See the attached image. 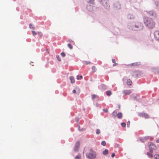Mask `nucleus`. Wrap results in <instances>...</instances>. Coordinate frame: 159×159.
<instances>
[{
  "label": "nucleus",
  "mask_w": 159,
  "mask_h": 159,
  "mask_svg": "<svg viewBox=\"0 0 159 159\" xmlns=\"http://www.w3.org/2000/svg\"><path fill=\"white\" fill-rule=\"evenodd\" d=\"M87 3V9L89 12H93L94 11H98L99 8L94 6V0H85Z\"/></svg>",
  "instance_id": "nucleus-1"
},
{
  "label": "nucleus",
  "mask_w": 159,
  "mask_h": 159,
  "mask_svg": "<svg viewBox=\"0 0 159 159\" xmlns=\"http://www.w3.org/2000/svg\"><path fill=\"white\" fill-rule=\"evenodd\" d=\"M143 19L144 23L148 28L151 29L155 27V23L152 19L150 18L145 17Z\"/></svg>",
  "instance_id": "nucleus-2"
},
{
  "label": "nucleus",
  "mask_w": 159,
  "mask_h": 159,
  "mask_svg": "<svg viewBox=\"0 0 159 159\" xmlns=\"http://www.w3.org/2000/svg\"><path fill=\"white\" fill-rule=\"evenodd\" d=\"M89 152L86 154V157L89 159H94L96 156L95 152L94 151L92 148H90L89 150Z\"/></svg>",
  "instance_id": "nucleus-3"
},
{
  "label": "nucleus",
  "mask_w": 159,
  "mask_h": 159,
  "mask_svg": "<svg viewBox=\"0 0 159 159\" xmlns=\"http://www.w3.org/2000/svg\"><path fill=\"white\" fill-rule=\"evenodd\" d=\"M143 27V25L142 23L137 22H136L135 25H134L133 28L134 30L138 31L142 30Z\"/></svg>",
  "instance_id": "nucleus-4"
},
{
  "label": "nucleus",
  "mask_w": 159,
  "mask_h": 159,
  "mask_svg": "<svg viewBox=\"0 0 159 159\" xmlns=\"http://www.w3.org/2000/svg\"><path fill=\"white\" fill-rule=\"evenodd\" d=\"M100 3L106 10H109L110 6L108 0H101Z\"/></svg>",
  "instance_id": "nucleus-5"
},
{
  "label": "nucleus",
  "mask_w": 159,
  "mask_h": 159,
  "mask_svg": "<svg viewBox=\"0 0 159 159\" xmlns=\"http://www.w3.org/2000/svg\"><path fill=\"white\" fill-rule=\"evenodd\" d=\"M149 148V151L151 153H152L154 151L156 150L157 147L155 145L151 142H148V143Z\"/></svg>",
  "instance_id": "nucleus-6"
},
{
  "label": "nucleus",
  "mask_w": 159,
  "mask_h": 159,
  "mask_svg": "<svg viewBox=\"0 0 159 159\" xmlns=\"http://www.w3.org/2000/svg\"><path fill=\"white\" fill-rule=\"evenodd\" d=\"M113 7L115 9L119 10L121 8V4L119 2L116 1L113 3Z\"/></svg>",
  "instance_id": "nucleus-7"
},
{
  "label": "nucleus",
  "mask_w": 159,
  "mask_h": 159,
  "mask_svg": "<svg viewBox=\"0 0 159 159\" xmlns=\"http://www.w3.org/2000/svg\"><path fill=\"white\" fill-rule=\"evenodd\" d=\"M141 74V72L140 71H133L131 72V75L134 77H137L140 76Z\"/></svg>",
  "instance_id": "nucleus-8"
},
{
  "label": "nucleus",
  "mask_w": 159,
  "mask_h": 159,
  "mask_svg": "<svg viewBox=\"0 0 159 159\" xmlns=\"http://www.w3.org/2000/svg\"><path fill=\"white\" fill-rule=\"evenodd\" d=\"M80 146V143L79 142H77L75 145L74 147V151L75 152H77L79 150V148Z\"/></svg>",
  "instance_id": "nucleus-9"
},
{
  "label": "nucleus",
  "mask_w": 159,
  "mask_h": 159,
  "mask_svg": "<svg viewBox=\"0 0 159 159\" xmlns=\"http://www.w3.org/2000/svg\"><path fill=\"white\" fill-rule=\"evenodd\" d=\"M147 14L148 16H152V17H155L156 16V13L153 10L148 12H147Z\"/></svg>",
  "instance_id": "nucleus-10"
},
{
  "label": "nucleus",
  "mask_w": 159,
  "mask_h": 159,
  "mask_svg": "<svg viewBox=\"0 0 159 159\" xmlns=\"http://www.w3.org/2000/svg\"><path fill=\"white\" fill-rule=\"evenodd\" d=\"M154 36L156 39L159 42V31L155 32Z\"/></svg>",
  "instance_id": "nucleus-11"
},
{
  "label": "nucleus",
  "mask_w": 159,
  "mask_h": 159,
  "mask_svg": "<svg viewBox=\"0 0 159 159\" xmlns=\"http://www.w3.org/2000/svg\"><path fill=\"white\" fill-rule=\"evenodd\" d=\"M127 18L128 20H133L135 18V17L133 14H129L127 16Z\"/></svg>",
  "instance_id": "nucleus-12"
},
{
  "label": "nucleus",
  "mask_w": 159,
  "mask_h": 159,
  "mask_svg": "<svg viewBox=\"0 0 159 159\" xmlns=\"http://www.w3.org/2000/svg\"><path fill=\"white\" fill-rule=\"evenodd\" d=\"M140 116L144 117L146 119L148 118L149 117V115L145 113H141Z\"/></svg>",
  "instance_id": "nucleus-13"
},
{
  "label": "nucleus",
  "mask_w": 159,
  "mask_h": 159,
  "mask_svg": "<svg viewBox=\"0 0 159 159\" xmlns=\"http://www.w3.org/2000/svg\"><path fill=\"white\" fill-rule=\"evenodd\" d=\"M123 93L125 95H129L131 93L130 90H124Z\"/></svg>",
  "instance_id": "nucleus-14"
},
{
  "label": "nucleus",
  "mask_w": 159,
  "mask_h": 159,
  "mask_svg": "<svg viewBox=\"0 0 159 159\" xmlns=\"http://www.w3.org/2000/svg\"><path fill=\"white\" fill-rule=\"evenodd\" d=\"M152 70L155 73H159V68H152Z\"/></svg>",
  "instance_id": "nucleus-15"
},
{
  "label": "nucleus",
  "mask_w": 159,
  "mask_h": 159,
  "mask_svg": "<svg viewBox=\"0 0 159 159\" xmlns=\"http://www.w3.org/2000/svg\"><path fill=\"white\" fill-rule=\"evenodd\" d=\"M131 97L132 98V99H133V100H136V101L138 100L137 99V98H136V94H132L131 95Z\"/></svg>",
  "instance_id": "nucleus-16"
},
{
  "label": "nucleus",
  "mask_w": 159,
  "mask_h": 159,
  "mask_svg": "<svg viewBox=\"0 0 159 159\" xmlns=\"http://www.w3.org/2000/svg\"><path fill=\"white\" fill-rule=\"evenodd\" d=\"M116 116L118 119H121L122 117V114L121 112H119L117 114Z\"/></svg>",
  "instance_id": "nucleus-17"
},
{
  "label": "nucleus",
  "mask_w": 159,
  "mask_h": 159,
  "mask_svg": "<svg viewBox=\"0 0 159 159\" xmlns=\"http://www.w3.org/2000/svg\"><path fill=\"white\" fill-rule=\"evenodd\" d=\"M100 87L102 88L103 90H104L106 89H107V86L104 84H101L100 85Z\"/></svg>",
  "instance_id": "nucleus-18"
},
{
  "label": "nucleus",
  "mask_w": 159,
  "mask_h": 159,
  "mask_svg": "<svg viewBox=\"0 0 159 159\" xmlns=\"http://www.w3.org/2000/svg\"><path fill=\"white\" fill-rule=\"evenodd\" d=\"M70 83L72 84L74 83L75 81L74 77L73 76H71L70 77Z\"/></svg>",
  "instance_id": "nucleus-19"
},
{
  "label": "nucleus",
  "mask_w": 159,
  "mask_h": 159,
  "mask_svg": "<svg viewBox=\"0 0 159 159\" xmlns=\"http://www.w3.org/2000/svg\"><path fill=\"white\" fill-rule=\"evenodd\" d=\"M117 112L116 110H115L112 112V117L114 118H115L116 117Z\"/></svg>",
  "instance_id": "nucleus-20"
},
{
  "label": "nucleus",
  "mask_w": 159,
  "mask_h": 159,
  "mask_svg": "<svg viewBox=\"0 0 159 159\" xmlns=\"http://www.w3.org/2000/svg\"><path fill=\"white\" fill-rule=\"evenodd\" d=\"M140 64V62L134 63L130 64L131 66H139Z\"/></svg>",
  "instance_id": "nucleus-21"
},
{
  "label": "nucleus",
  "mask_w": 159,
  "mask_h": 159,
  "mask_svg": "<svg viewBox=\"0 0 159 159\" xmlns=\"http://www.w3.org/2000/svg\"><path fill=\"white\" fill-rule=\"evenodd\" d=\"M108 153V150L107 149H105V150L103 151L102 153L103 155H106Z\"/></svg>",
  "instance_id": "nucleus-22"
},
{
  "label": "nucleus",
  "mask_w": 159,
  "mask_h": 159,
  "mask_svg": "<svg viewBox=\"0 0 159 159\" xmlns=\"http://www.w3.org/2000/svg\"><path fill=\"white\" fill-rule=\"evenodd\" d=\"M155 4L156 5V8L157 9H159V2L158 1H155Z\"/></svg>",
  "instance_id": "nucleus-23"
},
{
  "label": "nucleus",
  "mask_w": 159,
  "mask_h": 159,
  "mask_svg": "<svg viewBox=\"0 0 159 159\" xmlns=\"http://www.w3.org/2000/svg\"><path fill=\"white\" fill-rule=\"evenodd\" d=\"M81 155L79 154L78 155L76 156L75 159H81Z\"/></svg>",
  "instance_id": "nucleus-24"
},
{
  "label": "nucleus",
  "mask_w": 159,
  "mask_h": 159,
  "mask_svg": "<svg viewBox=\"0 0 159 159\" xmlns=\"http://www.w3.org/2000/svg\"><path fill=\"white\" fill-rule=\"evenodd\" d=\"M152 153L150 152H148L147 153V155L148 156V157L150 158H152L153 157V155L152 154Z\"/></svg>",
  "instance_id": "nucleus-25"
},
{
  "label": "nucleus",
  "mask_w": 159,
  "mask_h": 159,
  "mask_svg": "<svg viewBox=\"0 0 159 159\" xmlns=\"http://www.w3.org/2000/svg\"><path fill=\"white\" fill-rule=\"evenodd\" d=\"M132 81L130 79H128L127 80V84L128 85H131Z\"/></svg>",
  "instance_id": "nucleus-26"
},
{
  "label": "nucleus",
  "mask_w": 159,
  "mask_h": 159,
  "mask_svg": "<svg viewBox=\"0 0 159 159\" xmlns=\"http://www.w3.org/2000/svg\"><path fill=\"white\" fill-rule=\"evenodd\" d=\"M106 94L108 96H110L111 94V92L108 90L106 92Z\"/></svg>",
  "instance_id": "nucleus-27"
},
{
  "label": "nucleus",
  "mask_w": 159,
  "mask_h": 159,
  "mask_svg": "<svg viewBox=\"0 0 159 159\" xmlns=\"http://www.w3.org/2000/svg\"><path fill=\"white\" fill-rule=\"evenodd\" d=\"M83 63L84 64H85L86 65H88V64H91L92 63L91 62H89V61H83Z\"/></svg>",
  "instance_id": "nucleus-28"
},
{
  "label": "nucleus",
  "mask_w": 159,
  "mask_h": 159,
  "mask_svg": "<svg viewBox=\"0 0 159 159\" xmlns=\"http://www.w3.org/2000/svg\"><path fill=\"white\" fill-rule=\"evenodd\" d=\"M97 97H98V96L97 95H95V94H93L92 95V99L93 100H94V99L95 98H97Z\"/></svg>",
  "instance_id": "nucleus-29"
},
{
  "label": "nucleus",
  "mask_w": 159,
  "mask_h": 159,
  "mask_svg": "<svg viewBox=\"0 0 159 159\" xmlns=\"http://www.w3.org/2000/svg\"><path fill=\"white\" fill-rule=\"evenodd\" d=\"M92 69L93 70V72H96V68L95 66H93L92 67Z\"/></svg>",
  "instance_id": "nucleus-30"
},
{
  "label": "nucleus",
  "mask_w": 159,
  "mask_h": 159,
  "mask_svg": "<svg viewBox=\"0 0 159 159\" xmlns=\"http://www.w3.org/2000/svg\"><path fill=\"white\" fill-rule=\"evenodd\" d=\"M82 78V75H80V76L79 75H77V79L78 80H79L80 79H81Z\"/></svg>",
  "instance_id": "nucleus-31"
},
{
  "label": "nucleus",
  "mask_w": 159,
  "mask_h": 159,
  "mask_svg": "<svg viewBox=\"0 0 159 159\" xmlns=\"http://www.w3.org/2000/svg\"><path fill=\"white\" fill-rule=\"evenodd\" d=\"M68 47L70 49H72L73 48V47L72 45L70 44L69 43L67 44Z\"/></svg>",
  "instance_id": "nucleus-32"
},
{
  "label": "nucleus",
  "mask_w": 159,
  "mask_h": 159,
  "mask_svg": "<svg viewBox=\"0 0 159 159\" xmlns=\"http://www.w3.org/2000/svg\"><path fill=\"white\" fill-rule=\"evenodd\" d=\"M56 57H57V60L60 61H61V59L60 58L59 56L58 55H57L56 56Z\"/></svg>",
  "instance_id": "nucleus-33"
},
{
  "label": "nucleus",
  "mask_w": 159,
  "mask_h": 159,
  "mask_svg": "<svg viewBox=\"0 0 159 159\" xmlns=\"http://www.w3.org/2000/svg\"><path fill=\"white\" fill-rule=\"evenodd\" d=\"M121 126L123 127H125L126 126V124L124 123V122H123V123H121Z\"/></svg>",
  "instance_id": "nucleus-34"
},
{
  "label": "nucleus",
  "mask_w": 159,
  "mask_h": 159,
  "mask_svg": "<svg viewBox=\"0 0 159 159\" xmlns=\"http://www.w3.org/2000/svg\"><path fill=\"white\" fill-rule=\"evenodd\" d=\"M96 133L97 134H99L100 133V130L99 129H97L96 130Z\"/></svg>",
  "instance_id": "nucleus-35"
},
{
  "label": "nucleus",
  "mask_w": 159,
  "mask_h": 159,
  "mask_svg": "<svg viewBox=\"0 0 159 159\" xmlns=\"http://www.w3.org/2000/svg\"><path fill=\"white\" fill-rule=\"evenodd\" d=\"M38 35L41 38L43 36V34L41 32H38Z\"/></svg>",
  "instance_id": "nucleus-36"
},
{
  "label": "nucleus",
  "mask_w": 159,
  "mask_h": 159,
  "mask_svg": "<svg viewBox=\"0 0 159 159\" xmlns=\"http://www.w3.org/2000/svg\"><path fill=\"white\" fill-rule=\"evenodd\" d=\"M101 144L103 146H105L106 144V143L105 141H102Z\"/></svg>",
  "instance_id": "nucleus-37"
},
{
  "label": "nucleus",
  "mask_w": 159,
  "mask_h": 159,
  "mask_svg": "<svg viewBox=\"0 0 159 159\" xmlns=\"http://www.w3.org/2000/svg\"><path fill=\"white\" fill-rule=\"evenodd\" d=\"M61 55L63 57H64L66 56V54L64 52H61Z\"/></svg>",
  "instance_id": "nucleus-38"
},
{
  "label": "nucleus",
  "mask_w": 159,
  "mask_h": 159,
  "mask_svg": "<svg viewBox=\"0 0 159 159\" xmlns=\"http://www.w3.org/2000/svg\"><path fill=\"white\" fill-rule=\"evenodd\" d=\"M154 157L155 159H159V158L157 156V154H155L154 155Z\"/></svg>",
  "instance_id": "nucleus-39"
},
{
  "label": "nucleus",
  "mask_w": 159,
  "mask_h": 159,
  "mask_svg": "<svg viewBox=\"0 0 159 159\" xmlns=\"http://www.w3.org/2000/svg\"><path fill=\"white\" fill-rule=\"evenodd\" d=\"M32 32L33 35H35L37 34V33L34 31H32Z\"/></svg>",
  "instance_id": "nucleus-40"
},
{
  "label": "nucleus",
  "mask_w": 159,
  "mask_h": 159,
  "mask_svg": "<svg viewBox=\"0 0 159 159\" xmlns=\"http://www.w3.org/2000/svg\"><path fill=\"white\" fill-rule=\"evenodd\" d=\"M103 111L106 113H107L108 112V110L106 108L103 109Z\"/></svg>",
  "instance_id": "nucleus-41"
},
{
  "label": "nucleus",
  "mask_w": 159,
  "mask_h": 159,
  "mask_svg": "<svg viewBox=\"0 0 159 159\" xmlns=\"http://www.w3.org/2000/svg\"><path fill=\"white\" fill-rule=\"evenodd\" d=\"M32 24H29V28L30 29H34V28L33 27H32Z\"/></svg>",
  "instance_id": "nucleus-42"
},
{
  "label": "nucleus",
  "mask_w": 159,
  "mask_h": 159,
  "mask_svg": "<svg viewBox=\"0 0 159 159\" xmlns=\"http://www.w3.org/2000/svg\"><path fill=\"white\" fill-rule=\"evenodd\" d=\"M140 141H141L143 143H144L145 141L144 140V139L143 138H141L140 139Z\"/></svg>",
  "instance_id": "nucleus-43"
},
{
  "label": "nucleus",
  "mask_w": 159,
  "mask_h": 159,
  "mask_svg": "<svg viewBox=\"0 0 159 159\" xmlns=\"http://www.w3.org/2000/svg\"><path fill=\"white\" fill-rule=\"evenodd\" d=\"M130 124V122L129 121H128L127 123V126L128 127H129Z\"/></svg>",
  "instance_id": "nucleus-44"
},
{
  "label": "nucleus",
  "mask_w": 159,
  "mask_h": 159,
  "mask_svg": "<svg viewBox=\"0 0 159 159\" xmlns=\"http://www.w3.org/2000/svg\"><path fill=\"white\" fill-rule=\"evenodd\" d=\"M79 120V117H76L75 118V120L77 122Z\"/></svg>",
  "instance_id": "nucleus-45"
},
{
  "label": "nucleus",
  "mask_w": 159,
  "mask_h": 159,
  "mask_svg": "<svg viewBox=\"0 0 159 159\" xmlns=\"http://www.w3.org/2000/svg\"><path fill=\"white\" fill-rule=\"evenodd\" d=\"M149 136H145L143 139H144V140H146L149 138Z\"/></svg>",
  "instance_id": "nucleus-46"
},
{
  "label": "nucleus",
  "mask_w": 159,
  "mask_h": 159,
  "mask_svg": "<svg viewBox=\"0 0 159 159\" xmlns=\"http://www.w3.org/2000/svg\"><path fill=\"white\" fill-rule=\"evenodd\" d=\"M112 62L113 63H115L116 62L115 60L114 59H112Z\"/></svg>",
  "instance_id": "nucleus-47"
},
{
  "label": "nucleus",
  "mask_w": 159,
  "mask_h": 159,
  "mask_svg": "<svg viewBox=\"0 0 159 159\" xmlns=\"http://www.w3.org/2000/svg\"><path fill=\"white\" fill-rule=\"evenodd\" d=\"M115 156V154L114 153H113L112 154L111 156L112 157H113Z\"/></svg>",
  "instance_id": "nucleus-48"
},
{
  "label": "nucleus",
  "mask_w": 159,
  "mask_h": 159,
  "mask_svg": "<svg viewBox=\"0 0 159 159\" xmlns=\"http://www.w3.org/2000/svg\"><path fill=\"white\" fill-rule=\"evenodd\" d=\"M117 65V63H116V62L115 63H114V64H113V66H116Z\"/></svg>",
  "instance_id": "nucleus-49"
},
{
  "label": "nucleus",
  "mask_w": 159,
  "mask_h": 159,
  "mask_svg": "<svg viewBox=\"0 0 159 159\" xmlns=\"http://www.w3.org/2000/svg\"><path fill=\"white\" fill-rule=\"evenodd\" d=\"M96 107H98L99 106V104L98 103H96Z\"/></svg>",
  "instance_id": "nucleus-50"
},
{
  "label": "nucleus",
  "mask_w": 159,
  "mask_h": 159,
  "mask_svg": "<svg viewBox=\"0 0 159 159\" xmlns=\"http://www.w3.org/2000/svg\"><path fill=\"white\" fill-rule=\"evenodd\" d=\"M72 92L73 93H76V90L75 89H74L73 91H72Z\"/></svg>",
  "instance_id": "nucleus-51"
},
{
  "label": "nucleus",
  "mask_w": 159,
  "mask_h": 159,
  "mask_svg": "<svg viewBox=\"0 0 159 159\" xmlns=\"http://www.w3.org/2000/svg\"><path fill=\"white\" fill-rule=\"evenodd\" d=\"M156 142L157 143H159V139L156 140Z\"/></svg>",
  "instance_id": "nucleus-52"
},
{
  "label": "nucleus",
  "mask_w": 159,
  "mask_h": 159,
  "mask_svg": "<svg viewBox=\"0 0 159 159\" xmlns=\"http://www.w3.org/2000/svg\"><path fill=\"white\" fill-rule=\"evenodd\" d=\"M69 41L70 42H73L72 40L71 39H70L69 40Z\"/></svg>",
  "instance_id": "nucleus-53"
},
{
  "label": "nucleus",
  "mask_w": 159,
  "mask_h": 159,
  "mask_svg": "<svg viewBox=\"0 0 159 159\" xmlns=\"http://www.w3.org/2000/svg\"><path fill=\"white\" fill-rule=\"evenodd\" d=\"M83 129H80V131H83Z\"/></svg>",
  "instance_id": "nucleus-54"
},
{
  "label": "nucleus",
  "mask_w": 159,
  "mask_h": 159,
  "mask_svg": "<svg viewBox=\"0 0 159 159\" xmlns=\"http://www.w3.org/2000/svg\"><path fill=\"white\" fill-rule=\"evenodd\" d=\"M78 129H79V131H80V126H79V127H78Z\"/></svg>",
  "instance_id": "nucleus-55"
},
{
  "label": "nucleus",
  "mask_w": 159,
  "mask_h": 159,
  "mask_svg": "<svg viewBox=\"0 0 159 159\" xmlns=\"http://www.w3.org/2000/svg\"><path fill=\"white\" fill-rule=\"evenodd\" d=\"M118 107L119 108H120V105H118Z\"/></svg>",
  "instance_id": "nucleus-56"
},
{
  "label": "nucleus",
  "mask_w": 159,
  "mask_h": 159,
  "mask_svg": "<svg viewBox=\"0 0 159 159\" xmlns=\"http://www.w3.org/2000/svg\"><path fill=\"white\" fill-rule=\"evenodd\" d=\"M153 138H150V140H152V139Z\"/></svg>",
  "instance_id": "nucleus-57"
},
{
  "label": "nucleus",
  "mask_w": 159,
  "mask_h": 159,
  "mask_svg": "<svg viewBox=\"0 0 159 159\" xmlns=\"http://www.w3.org/2000/svg\"><path fill=\"white\" fill-rule=\"evenodd\" d=\"M157 156L159 157V154L158 155H157Z\"/></svg>",
  "instance_id": "nucleus-58"
}]
</instances>
